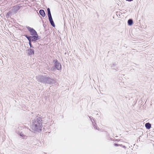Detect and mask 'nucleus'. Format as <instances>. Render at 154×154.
Returning a JSON list of instances; mask_svg holds the SVG:
<instances>
[{"mask_svg":"<svg viewBox=\"0 0 154 154\" xmlns=\"http://www.w3.org/2000/svg\"><path fill=\"white\" fill-rule=\"evenodd\" d=\"M65 54H66V53H65Z\"/></svg>","mask_w":154,"mask_h":154,"instance_id":"obj_23","label":"nucleus"},{"mask_svg":"<svg viewBox=\"0 0 154 154\" xmlns=\"http://www.w3.org/2000/svg\"><path fill=\"white\" fill-rule=\"evenodd\" d=\"M42 123V116H37L32 121L31 129L33 131L37 132L41 131Z\"/></svg>","mask_w":154,"mask_h":154,"instance_id":"obj_1","label":"nucleus"},{"mask_svg":"<svg viewBox=\"0 0 154 154\" xmlns=\"http://www.w3.org/2000/svg\"><path fill=\"white\" fill-rule=\"evenodd\" d=\"M125 0L127 1H128L129 2H131L133 1V0Z\"/></svg>","mask_w":154,"mask_h":154,"instance_id":"obj_20","label":"nucleus"},{"mask_svg":"<svg viewBox=\"0 0 154 154\" xmlns=\"http://www.w3.org/2000/svg\"><path fill=\"white\" fill-rule=\"evenodd\" d=\"M47 11L48 12H51L50 9L49 8H47Z\"/></svg>","mask_w":154,"mask_h":154,"instance_id":"obj_19","label":"nucleus"},{"mask_svg":"<svg viewBox=\"0 0 154 154\" xmlns=\"http://www.w3.org/2000/svg\"><path fill=\"white\" fill-rule=\"evenodd\" d=\"M111 67L112 68H114V69L116 71H118L119 70V69L118 67H116V64L115 63L112 64L111 65Z\"/></svg>","mask_w":154,"mask_h":154,"instance_id":"obj_12","label":"nucleus"},{"mask_svg":"<svg viewBox=\"0 0 154 154\" xmlns=\"http://www.w3.org/2000/svg\"><path fill=\"white\" fill-rule=\"evenodd\" d=\"M93 119V121H94V122H95V120H94V119Z\"/></svg>","mask_w":154,"mask_h":154,"instance_id":"obj_21","label":"nucleus"},{"mask_svg":"<svg viewBox=\"0 0 154 154\" xmlns=\"http://www.w3.org/2000/svg\"><path fill=\"white\" fill-rule=\"evenodd\" d=\"M20 136L22 137L23 138H25L26 137V135L23 134L22 132L20 133Z\"/></svg>","mask_w":154,"mask_h":154,"instance_id":"obj_14","label":"nucleus"},{"mask_svg":"<svg viewBox=\"0 0 154 154\" xmlns=\"http://www.w3.org/2000/svg\"><path fill=\"white\" fill-rule=\"evenodd\" d=\"M151 124L149 123H146L145 124V126L147 129H149L151 128Z\"/></svg>","mask_w":154,"mask_h":154,"instance_id":"obj_13","label":"nucleus"},{"mask_svg":"<svg viewBox=\"0 0 154 154\" xmlns=\"http://www.w3.org/2000/svg\"><path fill=\"white\" fill-rule=\"evenodd\" d=\"M27 51H28L27 55L29 56H32L34 54L35 51L33 49L30 48Z\"/></svg>","mask_w":154,"mask_h":154,"instance_id":"obj_5","label":"nucleus"},{"mask_svg":"<svg viewBox=\"0 0 154 154\" xmlns=\"http://www.w3.org/2000/svg\"><path fill=\"white\" fill-rule=\"evenodd\" d=\"M120 146L122 147L123 148H124L125 149H126V147L124 145H123L121 144H120Z\"/></svg>","mask_w":154,"mask_h":154,"instance_id":"obj_17","label":"nucleus"},{"mask_svg":"<svg viewBox=\"0 0 154 154\" xmlns=\"http://www.w3.org/2000/svg\"><path fill=\"white\" fill-rule=\"evenodd\" d=\"M36 79L39 82L45 84L52 85L55 83V80L48 75H40L36 77Z\"/></svg>","mask_w":154,"mask_h":154,"instance_id":"obj_2","label":"nucleus"},{"mask_svg":"<svg viewBox=\"0 0 154 154\" xmlns=\"http://www.w3.org/2000/svg\"><path fill=\"white\" fill-rule=\"evenodd\" d=\"M114 146H120V144H118V143H114Z\"/></svg>","mask_w":154,"mask_h":154,"instance_id":"obj_18","label":"nucleus"},{"mask_svg":"<svg viewBox=\"0 0 154 154\" xmlns=\"http://www.w3.org/2000/svg\"><path fill=\"white\" fill-rule=\"evenodd\" d=\"M53 63L54 65L52 68V71H55L56 69L60 70L61 69V65L57 59H54Z\"/></svg>","mask_w":154,"mask_h":154,"instance_id":"obj_4","label":"nucleus"},{"mask_svg":"<svg viewBox=\"0 0 154 154\" xmlns=\"http://www.w3.org/2000/svg\"><path fill=\"white\" fill-rule=\"evenodd\" d=\"M31 132L32 133H33V134H34V132H32H32Z\"/></svg>","mask_w":154,"mask_h":154,"instance_id":"obj_22","label":"nucleus"},{"mask_svg":"<svg viewBox=\"0 0 154 154\" xmlns=\"http://www.w3.org/2000/svg\"><path fill=\"white\" fill-rule=\"evenodd\" d=\"M26 28L29 32L30 35L25 34L23 35L27 38L38 40L41 39L40 36H38L37 32L32 28L29 26H26Z\"/></svg>","mask_w":154,"mask_h":154,"instance_id":"obj_3","label":"nucleus"},{"mask_svg":"<svg viewBox=\"0 0 154 154\" xmlns=\"http://www.w3.org/2000/svg\"><path fill=\"white\" fill-rule=\"evenodd\" d=\"M42 118H43V117H42Z\"/></svg>","mask_w":154,"mask_h":154,"instance_id":"obj_24","label":"nucleus"},{"mask_svg":"<svg viewBox=\"0 0 154 154\" xmlns=\"http://www.w3.org/2000/svg\"><path fill=\"white\" fill-rule=\"evenodd\" d=\"M133 21L132 19H130L128 21V25L131 26L133 25Z\"/></svg>","mask_w":154,"mask_h":154,"instance_id":"obj_11","label":"nucleus"},{"mask_svg":"<svg viewBox=\"0 0 154 154\" xmlns=\"http://www.w3.org/2000/svg\"><path fill=\"white\" fill-rule=\"evenodd\" d=\"M21 7L18 5H16L14 6L13 8V11L14 13H16L19 10Z\"/></svg>","mask_w":154,"mask_h":154,"instance_id":"obj_7","label":"nucleus"},{"mask_svg":"<svg viewBox=\"0 0 154 154\" xmlns=\"http://www.w3.org/2000/svg\"><path fill=\"white\" fill-rule=\"evenodd\" d=\"M89 117L90 119V120L92 122V123H93V126L94 127V128L96 129H97V130H99V128L97 127L96 126V123H95L94 124L93 121H92V119H93V118L91 117V116H89Z\"/></svg>","mask_w":154,"mask_h":154,"instance_id":"obj_9","label":"nucleus"},{"mask_svg":"<svg viewBox=\"0 0 154 154\" xmlns=\"http://www.w3.org/2000/svg\"><path fill=\"white\" fill-rule=\"evenodd\" d=\"M11 14V12H10V11H9L8 12L7 14L6 15V17H7V16H8H8L10 15V14Z\"/></svg>","mask_w":154,"mask_h":154,"instance_id":"obj_16","label":"nucleus"},{"mask_svg":"<svg viewBox=\"0 0 154 154\" xmlns=\"http://www.w3.org/2000/svg\"><path fill=\"white\" fill-rule=\"evenodd\" d=\"M39 13L40 15L42 17H45V14L43 10H40L39 11Z\"/></svg>","mask_w":154,"mask_h":154,"instance_id":"obj_10","label":"nucleus"},{"mask_svg":"<svg viewBox=\"0 0 154 154\" xmlns=\"http://www.w3.org/2000/svg\"><path fill=\"white\" fill-rule=\"evenodd\" d=\"M48 16V18L52 17V16L51 14V12H48L47 14Z\"/></svg>","mask_w":154,"mask_h":154,"instance_id":"obj_15","label":"nucleus"},{"mask_svg":"<svg viewBox=\"0 0 154 154\" xmlns=\"http://www.w3.org/2000/svg\"><path fill=\"white\" fill-rule=\"evenodd\" d=\"M28 41H29V45L30 47V48H34V47L32 45L31 42H36L37 40H35L32 39H29L27 38Z\"/></svg>","mask_w":154,"mask_h":154,"instance_id":"obj_6","label":"nucleus"},{"mask_svg":"<svg viewBox=\"0 0 154 154\" xmlns=\"http://www.w3.org/2000/svg\"><path fill=\"white\" fill-rule=\"evenodd\" d=\"M49 20L51 25L53 26V27H55V23H54V22L53 20V19L52 18V17L48 18Z\"/></svg>","mask_w":154,"mask_h":154,"instance_id":"obj_8","label":"nucleus"}]
</instances>
